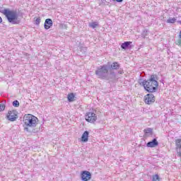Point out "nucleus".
<instances>
[{
	"label": "nucleus",
	"mask_w": 181,
	"mask_h": 181,
	"mask_svg": "<svg viewBox=\"0 0 181 181\" xmlns=\"http://www.w3.org/2000/svg\"><path fill=\"white\" fill-rule=\"evenodd\" d=\"M178 39H181V30L180 31V34L178 35Z\"/></svg>",
	"instance_id": "25"
},
{
	"label": "nucleus",
	"mask_w": 181,
	"mask_h": 181,
	"mask_svg": "<svg viewBox=\"0 0 181 181\" xmlns=\"http://www.w3.org/2000/svg\"><path fill=\"white\" fill-rule=\"evenodd\" d=\"M144 102L148 105L155 103V95L152 93H148L144 96Z\"/></svg>",
	"instance_id": "6"
},
{
	"label": "nucleus",
	"mask_w": 181,
	"mask_h": 181,
	"mask_svg": "<svg viewBox=\"0 0 181 181\" xmlns=\"http://www.w3.org/2000/svg\"><path fill=\"white\" fill-rule=\"evenodd\" d=\"M88 135H90V132L88 131H85L81 136L82 142H88Z\"/></svg>",
	"instance_id": "12"
},
{
	"label": "nucleus",
	"mask_w": 181,
	"mask_h": 181,
	"mask_svg": "<svg viewBox=\"0 0 181 181\" xmlns=\"http://www.w3.org/2000/svg\"><path fill=\"white\" fill-rule=\"evenodd\" d=\"M145 134H151L152 132V129L151 128H147L144 129Z\"/></svg>",
	"instance_id": "20"
},
{
	"label": "nucleus",
	"mask_w": 181,
	"mask_h": 181,
	"mask_svg": "<svg viewBox=\"0 0 181 181\" xmlns=\"http://www.w3.org/2000/svg\"><path fill=\"white\" fill-rule=\"evenodd\" d=\"M5 110V105L0 104V112Z\"/></svg>",
	"instance_id": "21"
},
{
	"label": "nucleus",
	"mask_w": 181,
	"mask_h": 181,
	"mask_svg": "<svg viewBox=\"0 0 181 181\" xmlns=\"http://www.w3.org/2000/svg\"><path fill=\"white\" fill-rule=\"evenodd\" d=\"M95 74L98 78L101 80H115V77H117L115 72L110 70V62L98 67Z\"/></svg>",
	"instance_id": "1"
},
{
	"label": "nucleus",
	"mask_w": 181,
	"mask_h": 181,
	"mask_svg": "<svg viewBox=\"0 0 181 181\" xmlns=\"http://www.w3.org/2000/svg\"><path fill=\"white\" fill-rule=\"evenodd\" d=\"M51 26H53V21L50 18H47L44 24L45 29L48 30V29H50Z\"/></svg>",
	"instance_id": "10"
},
{
	"label": "nucleus",
	"mask_w": 181,
	"mask_h": 181,
	"mask_svg": "<svg viewBox=\"0 0 181 181\" xmlns=\"http://www.w3.org/2000/svg\"><path fill=\"white\" fill-rule=\"evenodd\" d=\"M13 107H19V101H18V100H14V101L13 102Z\"/></svg>",
	"instance_id": "19"
},
{
	"label": "nucleus",
	"mask_w": 181,
	"mask_h": 181,
	"mask_svg": "<svg viewBox=\"0 0 181 181\" xmlns=\"http://www.w3.org/2000/svg\"><path fill=\"white\" fill-rule=\"evenodd\" d=\"M113 1H116L117 2L121 3V2H122L124 0H113Z\"/></svg>",
	"instance_id": "24"
},
{
	"label": "nucleus",
	"mask_w": 181,
	"mask_h": 181,
	"mask_svg": "<svg viewBox=\"0 0 181 181\" xmlns=\"http://www.w3.org/2000/svg\"><path fill=\"white\" fill-rule=\"evenodd\" d=\"M118 73L119 74H122L124 73V71H119Z\"/></svg>",
	"instance_id": "26"
},
{
	"label": "nucleus",
	"mask_w": 181,
	"mask_h": 181,
	"mask_svg": "<svg viewBox=\"0 0 181 181\" xmlns=\"http://www.w3.org/2000/svg\"><path fill=\"white\" fill-rule=\"evenodd\" d=\"M91 179V173L88 171H83L81 173V180L88 181Z\"/></svg>",
	"instance_id": "9"
},
{
	"label": "nucleus",
	"mask_w": 181,
	"mask_h": 181,
	"mask_svg": "<svg viewBox=\"0 0 181 181\" xmlns=\"http://www.w3.org/2000/svg\"><path fill=\"white\" fill-rule=\"evenodd\" d=\"M160 178L159 177V175L158 174H156L153 175L152 181H160Z\"/></svg>",
	"instance_id": "18"
},
{
	"label": "nucleus",
	"mask_w": 181,
	"mask_h": 181,
	"mask_svg": "<svg viewBox=\"0 0 181 181\" xmlns=\"http://www.w3.org/2000/svg\"><path fill=\"white\" fill-rule=\"evenodd\" d=\"M120 66L119 64L117 62H113L111 65H110V69L109 70H118L119 69Z\"/></svg>",
	"instance_id": "13"
},
{
	"label": "nucleus",
	"mask_w": 181,
	"mask_h": 181,
	"mask_svg": "<svg viewBox=\"0 0 181 181\" xmlns=\"http://www.w3.org/2000/svg\"><path fill=\"white\" fill-rule=\"evenodd\" d=\"M90 28H92L93 29H95V28H97V26H98V23H91L90 24H89Z\"/></svg>",
	"instance_id": "17"
},
{
	"label": "nucleus",
	"mask_w": 181,
	"mask_h": 181,
	"mask_svg": "<svg viewBox=\"0 0 181 181\" xmlns=\"http://www.w3.org/2000/svg\"><path fill=\"white\" fill-rule=\"evenodd\" d=\"M67 98L69 103H73L76 100V95H74V93H69L67 95Z\"/></svg>",
	"instance_id": "15"
},
{
	"label": "nucleus",
	"mask_w": 181,
	"mask_h": 181,
	"mask_svg": "<svg viewBox=\"0 0 181 181\" xmlns=\"http://www.w3.org/2000/svg\"><path fill=\"white\" fill-rule=\"evenodd\" d=\"M159 145V142L156 139H153L151 141H149L146 144L147 148H155V146H158Z\"/></svg>",
	"instance_id": "11"
},
{
	"label": "nucleus",
	"mask_w": 181,
	"mask_h": 181,
	"mask_svg": "<svg viewBox=\"0 0 181 181\" xmlns=\"http://www.w3.org/2000/svg\"><path fill=\"white\" fill-rule=\"evenodd\" d=\"M0 23H2V18L0 16Z\"/></svg>",
	"instance_id": "27"
},
{
	"label": "nucleus",
	"mask_w": 181,
	"mask_h": 181,
	"mask_svg": "<svg viewBox=\"0 0 181 181\" xmlns=\"http://www.w3.org/2000/svg\"><path fill=\"white\" fill-rule=\"evenodd\" d=\"M23 122L25 126L24 129L29 132V128H35L37 125L39 119L35 116L28 114L24 115Z\"/></svg>",
	"instance_id": "4"
},
{
	"label": "nucleus",
	"mask_w": 181,
	"mask_h": 181,
	"mask_svg": "<svg viewBox=\"0 0 181 181\" xmlns=\"http://www.w3.org/2000/svg\"><path fill=\"white\" fill-rule=\"evenodd\" d=\"M1 12L6 16L9 23H12V25H19L21 23V20L19 19L18 12H16V11L4 8L1 10Z\"/></svg>",
	"instance_id": "3"
},
{
	"label": "nucleus",
	"mask_w": 181,
	"mask_h": 181,
	"mask_svg": "<svg viewBox=\"0 0 181 181\" xmlns=\"http://www.w3.org/2000/svg\"><path fill=\"white\" fill-rule=\"evenodd\" d=\"M132 43V42L127 41L124 42L121 45L122 49H124V50H126V49H128L129 47V45Z\"/></svg>",
	"instance_id": "14"
},
{
	"label": "nucleus",
	"mask_w": 181,
	"mask_h": 181,
	"mask_svg": "<svg viewBox=\"0 0 181 181\" xmlns=\"http://www.w3.org/2000/svg\"><path fill=\"white\" fill-rule=\"evenodd\" d=\"M175 149L177 156L181 158V139H177L175 140Z\"/></svg>",
	"instance_id": "7"
},
{
	"label": "nucleus",
	"mask_w": 181,
	"mask_h": 181,
	"mask_svg": "<svg viewBox=\"0 0 181 181\" xmlns=\"http://www.w3.org/2000/svg\"><path fill=\"white\" fill-rule=\"evenodd\" d=\"M35 25H40V18L35 19Z\"/></svg>",
	"instance_id": "23"
},
{
	"label": "nucleus",
	"mask_w": 181,
	"mask_h": 181,
	"mask_svg": "<svg viewBox=\"0 0 181 181\" xmlns=\"http://www.w3.org/2000/svg\"><path fill=\"white\" fill-rule=\"evenodd\" d=\"M176 45H177V46H179L180 47H181V39H178L176 42H175Z\"/></svg>",
	"instance_id": "22"
},
{
	"label": "nucleus",
	"mask_w": 181,
	"mask_h": 181,
	"mask_svg": "<svg viewBox=\"0 0 181 181\" xmlns=\"http://www.w3.org/2000/svg\"><path fill=\"white\" fill-rule=\"evenodd\" d=\"M176 21H177V18H172L170 17L168 18V19L167 20V23H175L176 22Z\"/></svg>",
	"instance_id": "16"
},
{
	"label": "nucleus",
	"mask_w": 181,
	"mask_h": 181,
	"mask_svg": "<svg viewBox=\"0 0 181 181\" xmlns=\"http://www.w3.org/2000/svg\"><path fill=\"white\" fill-rule=\"evenodd\" d=\"M86 121L94 124L97 121V115L94 112H88L85 115Z\"/></svg>",
	"instance_id": "5"
},
{
	"label": "nucleus",
	"mask_w": 181,
	"mask_h": 181,
	"mask_svg": "<svg viewBox=\"0 0 181 181\" xmlns=\"http://www.w3.org/2000/svg\"><path fill=\"white\" fill-rule=\"evenodd\" d=\"M177 23L181 25V21H178Z\"/></svg>",
	"instance_id": "28"
},
{
	"label": "nucleus",
	"mask_w": 181,
	"mask_h": 181,
	"mask_svg": "<svg viewBox=\"0 0 181 181\" xmlns=\"http://www.w3.org/2000/svg\"><path fill=\"white\" fill-rule=\"evenodd\" d=\"M144 90L148 93H156L158 90V76L151 75L148 80H144L142 82Z\"/></svg>",
	"instance_id": "2"
},
{
	"label": "nucleus",
	"mask_w": 181,
	"mask_h": 181,
	"mask_svg": "<svg viewBox=\"0 0 181 181\" xmlns=\"http://www.w3.org/2000/svg\"><path fill=\"white\" fill-rule=\"evenodd\" d=\"M8 115H7V118L8 119V121H16V119H18V115H16V112H15L14 110L13 111H8Z\"/></svg>",
	"instance_id": "8"
}]
</instances>
